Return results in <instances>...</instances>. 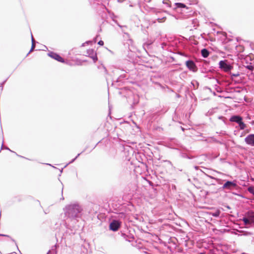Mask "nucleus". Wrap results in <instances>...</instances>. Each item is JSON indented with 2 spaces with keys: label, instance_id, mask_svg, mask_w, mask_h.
Returning <instances> with one entry per match:
<instances>
[{
  "label": "nucleus",
  "instance_id": "1",
  "mask_svg": "<svg viewBox=\"0 0 254 254\" xmlns=\"http://www.w3.org/2000/svg\"><path fill=\"white\" fill-rule=\"evenodd\" d=\"M219 64L220 68L223 69L225 72L230 71L233 68V66L228 64L225 61H221Z\"/></svg>",
  "mask_w": 254,
  "mask_h": 254
},
{
  "label": "nucleus",
  "instance_id": "2",
  "mask_svg": "<svg viewBox=\"0 0 254 254\" xmlns=\"http://www.w3.org/2000/svg\"><path fill=\"white\" fill-rule=\"evenodd\" d=\"M121 226V222L117 220H113L110 224V229L113 231L118 230Z\"/></svg>",
  "mask_w": 254,
  "mask_h": 254
},
{
  "label": "nucleus",
  "instance_id": "3",
  "mask_svg": "<svg viewBox=\"0 0 254 254\" xmlns=\"http://www.w3.org/2000/svg\"><path fill=\"white\" fill-rule=\"evenodd\" d=\"M186 65L188 68L193 72H195L197 70V67L194 63L192 61H187L186 63Z\"/></svg>",
  "mask_w": 254,
  "mask_h": 254
},
{
  "label": "nucleus",
  "instance_id": "4",
  "mask_svg": "<svg viewBox=\"0 0 254 254\" xmlns=\"http://www.w3.org/2000/svg\"><path fill=\"white\" fill-rule=\"evenodd\" d=\"M245 142L249 145L254 146V134L248 135L245 139Z\"/></svg>",
  "mask_w": 254,
  "mask_h": 254
},
{
  "label": "nucleus",
  "instance_id": "5",
  "mask_svg": "<svg viewBox=\"0 0 254 254\" xmlns=\"http://www.w3.org/2000/svg\"><path fill=\"white\" fill-rule=\"evenodd\" d=\"M236 184L232 182L227 181L223 186V188L224 189L231 190L236 187Z\"/></svg>",
  "mask_w": 254,
  "mask_h": 254
},
{
  "label": "nucleus",
  "instance_id": "6",
  "mask_svg": "<svg viewBox=\"0 0 254 254\" xmlns=\"http://www.w3.org/2000/svg\"><path fill=\"white\" fill-rule=\"evenodd\" d=\"M49 56L51 57L52 58L61 62H64L63 59L59 55L57 54L56 53H51L49 54Z\"/></svg>",
  "mask_w": 254,
  "mask_h": 254
},
{
  "label": "nucleus",
  "instance_id": "7",
  "mask_svg": "<svg viewBox=\"0 0 254 254\" xmlns=\"http://www.w3.org/2000/svg\"><path fill=\"white\" fill-rule=\"evenodd\" d=\"M70 210L73 212V213L77 214L80 212L82 209L80 206H79L78 205L74 204L70 208Z\"/></svg>",
  "mask_w": 254,
  "mask_h": 254
},
{
  "label": "nucleus",
  "instance_id": "8",
  "mask_svg": "<svg viewBox=\"0 0 254 254\" xmlns=\"http://www.w3.org/2000/svg\"><path fill=\"white\" fill-rule=\"evenodd\" d=\"M231 121L238 124L242 121V118L240 116H235L231 118Z\"/></svg>",
  "mask_w": 254,
  "mask_h": 254
},
{
  "label": "nucleus",
  "instance_id": "9",
  "mask_svg": "<svg viewBox=\"0 0 254 254\" xmlns=\"http://www.w3.org/2000/svg\"><path fill=\"white\" fill-rule=\"evenodd\" d=\"M201 55L203 58H207L208 57L209 55V52L206 49H203L201 51Z\"/></svg>",
  "mask_w": 254,
  "mask_h": 254
},
{
  "label": "nucleus",
  "instance_id": "10",
  "mask_svg": "<svg viewBox=\"0 0 254 254\" xmlns=\"http://www.w3.org/2000/svg\"><path fill=\"white\" fill-rule=\"evenodd\" d=\"M243 221L244 222L245 225H247L252 224L253 222L252 220H250L248 217L243 218Z\"/></svg>",
  "mask_w": 254,
  "mask_h": 254
},
{
  "label": "nucleus",
  "instance_id": "11",
  "mask_svg": "<svg viewBox=\"0 0 254 254\" xmlns=\"http://www.w3.org/2000/svg\"><path fill=\"white\" fill-rule=\"evenodd\" d=\"M247 217L250 219L252 220V222H254V212H248L247 215Z\"/></svg>",
  "mask_w": 254,
  "mask_h": 254
},
{
  "label": "nucleus",
  "instance_id": "12",
  "mask_svg": "<svg viewBox=\"0 0 254 254\" xmlns=\"http://www.w3.org/2000/svg\"><path fill=\"white\" fill-rule=\"evenodd\" d=\"M220 211L218 209L216 210L214 212H210V214L214 217H218L219 216Z\"/></svg>",
  "mask_w": 254,
  "mask_h": 254
},
{
  "label": "nucleus",
  "instance_id": "13",
  "mask_svg": "<svg viewBox=\"0 0 254 254\" xmlns=\"http://www.w3.org/2000/svg\"><path fill=\"white\" fill-rule=\"evenodd\" d=\"M175 5L177 6V7L180 8H185L186 7V5L182 3H176Z\"/></svg>",
  "mask_w": 254,
  "mask_h": 254
},
{
  "label": "nucleus",
  "instance_id": "14",
  "mask_svg": "<svg viewBox=\"0 0 254 254\" xmlns=\"http://www.w3.org/2000/svg\"><path fill=\"white\" fill-rule=\"evenodd\" d=\"M238 124L241 129H244L246 127V125L242 122V121Z\"/></svg>",
  "mask_w": 254,
  "mask_h": 254
},
{
  "label": "nucleus",
  "instance_id": "15",
  "mask_svg": "<svg viewBox=\"0 0 254 254\" xmlns=\"http://www.w3.org/2000/svg\"><path fill=\"white\" fill-rule=\"evenodd\" d=\"M248 191L252 193L253 195H254V188L253 187H250L248 189Z\"/></svg>",
  "mask_w": 254,
  "mask_h": 254
},
{
  "label": "nucleus",
  "instance_id": "16",
  "mask_svg": "<svg viewBox=\"0 0 254 254\" xmlns=\"http://www.w3.org/2000/svg\"><path fill=\"white\" fill-rule=\"evenodd\" d=\"M35 41H34L33 38H32V47H31V49L30 50V52L32 51L33 50V49L35 48Z\"/></svg>",
  "mask_w": 254,
  "mask_h": 254
},
{
  "label": "nucleus",
  "instance_id": "17",
  "mask_svg": "<svg viewBox=\"0 0 254 254\" xmlns=\"http://www.w3.org/2000/svg\"><path fill=\"white\" fill-rule=\"evenodd\" d=\"M230 74L232 76H234V77H238L240 75V74L238 72H236V73H231L230 72Z\"/></svg>",
  "mask_w": 254,
  "mask_h": 254
},
{
  "label": "nucleus",
  "instance_id": "18",
  "mask_svg": "<svg viewBox=\"0 0 254 254\" xmlns=\"http://www.w3.org/2000/svg\"><path fill=\"white\" fill-rule=\"evenodd\" d=\"M98 44L100 46H103L104 45V42L102 40H100L98 42Z\"/></svg>",
  "mask_w": 254,
  "mask_h": 254
},
{
  "label": "nucleus",
  "instance_id": "19",
  "mask_svg": "<svg viewBox=\"0 0 254 254\" xmlns=\"http://www.w3.org/2000/svg\"><path fill=\"white\" fill-rule=\"evenodd\" d=\"M89 51L90 52V54H93L94 53V50L93 49H90L89 50Z\"/></svg>",
  "mask_w": 254,
  "mask_h": 254
},
{
  "label": "nucleus",
  "instance_id": "20",
  "mask_svg": "<svg viewBox=\"0 0 254 254\" xmlns=\"http://www.w3.org/2000/svg\"><path fill=\"white\" fill-rule=\"evenodd\" d=\"M248 68L251 70H252L253 68L252 66H248Z\"/></svg>",
  "mask_w": 254,
  "mask_h": 254
},
{
  "label": "nucleus",
  "instance_id": "21",
  "mask_svg": "<svg viewBox=\"0 0 254 254\" xmlns=\"http://www.w3.org/2000/svg\"><path fill=\"white\" fill-rule=\"evenodd\" d=\"M146 1H147L148 2H150L151 0H145Z\"/></svg>",
  "mask_w": 254,
  "mask_h": 254
},
{
  "label": "nucleus",
  "instance_id": "22",
  "mask_svg": "<svg viewBox=\"0 0 254 254\" xmlns=\"http://www.w3.org/2000/svg\"><path fill=\"white\" fill-rule=\"evenodd\" d=\"M48 254H50V253H48Z\"/></svg>",
  "mask_w": 254,
  "mask_h": 254
},
{
  "label": "nucleus",
  "instance_id": "23",
  "mask_svg": "<svg viewBox=\"0 0 254 254\" xmlns=\"http://www.w3.org/2000/svg\"><path fill=\"white\" fill-rule=\"evenodd\" d=\"M200 254H202V253H200Z\"/></svg>",
  "mask_w": 254,
  "mask_h": 254
}]
</instances>
